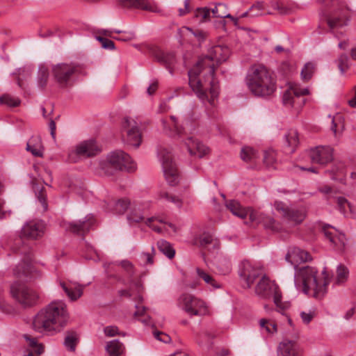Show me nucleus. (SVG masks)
Segmentation results:
<instances>
[{
    "mask_svg": "<svg viewBox=\"0 0 356 356\" xmlns=\"http://www.w3.org/2000/svg\"><path fill=\"white\" fill-rule=\"evenodd\" d=\"M179 307L184 312H199L209 309L206 302L189 293H182L177 300Z\"/></svg>",
    "mask_w": 356,
    "mask_h": 356,
    "instance_id": "16",
    "label": "nucleus"
},
{
    "mask_svg": "<svg viewBox=\"0 0 356 356\" xmlns=\"http://www.w3.org/2000/svg\"><path fill=\"white\" fill-rule=\"evenodd\" d=\"M229 54L227 47H212L208 54L188 71L189 85L203 104L208 103L213 106L218 95V85L214 79V64L209 62L213 61L218 65L228 58Z\"/></svg>",
    "mask_w": 356,
    "mask_h": 356,
    "instance_id": "1",
    "label": "nucleus"
},
{
    "mask_svg": "<svg viewBox=\"0 0 356 356\" xmlns=\"http://www.w3.org/2000/svg\"><path fill=\"white\" fill-rule=\"evenodd\" d=\"M130 206V201L126 198L119 199L117 201L107 203V210L116 214H122Z\"/></svg>",
    "mask_w": 356,
    "mask_h": 356,
    "instance_id": "24",
    "label": "nucleus"
},
{
    "mask_svg": "<svg viewBox=\"0 0 356 356\" xmlns=\"http://www.w3.org/2000/svg\"><path fill=\"white\" fill-rule=\"evenodd\" d=\"M309 156L314 163L325 165L333 159V149L330 146H318L309 152Z\"/></svg>",
    "mask_w": 356,
    "mask_h": 356,
    "instance_id": "18",
    "label": "nucleus"
},
{
    "mask_svg": "<svg viewBox=\"0 0 356 356\" xmlns=\"http://www.w3.org/2000/svg\"><path fill=\"white\" fill-rule=\"evenodd\" d=\"M154 220H157V218H147L146 220H145V224L147 225H148L149 227H152V229L153 230H154L155 232H158V233H161L162 231H163V229L160 227H158V226H155L154 225L152 224V222Z\"/></svg>",
    "mask_w": 356,
    "mask_h": 356,
    "instance_id": "61",
    "label": "nucleus"
},
{
    "mask_svg": "<svg viewBox=\"0 0 356 356\" xmlns=\"http://www.w3.org/2000/svg\"><path fill=\"white\" fill-rule=\"evenodd\" d=\"M122 129L126 132L125 143L138 148L142 141V135L138 123L134 119L125 118L122 122Z\"/></svg>",
    "mask_w": 356,
    "mask_h": 356,
    "instance_id": "15",
    "label": "nucleus"
},
{
    "mask_svg": "<svg viewBox=\"0 0 356 356\" xmlns=\"http://www.w3.org/2000/svg\"><path fill=\"white\" fill-rule=\"evenodd\" d=\"M305 214L303 209L290 208L284 218L292 224H299L303 221Z\"/></svg>",
    "mask_w": 356,
    "mask_h": 356,
    "instance_id": "27",
    "label": "nucleus"
},
{
    "mask_svg": "<svg viewBox=\"0 0 356 356\" xmlns=\"http://www.w3.org/2000/svg\"><path fill=\"white\" fill-rule=\"evenodd\" d=\"M261 221L266 229H271L274 232H279L282 230L281 225L270 216L262 218Z\"/></svg>",
    "mask_w": 356,
    "mask_h": 356,
    "instance_id": "39",
    "label": "nucleus"
},
{
    "mask_svg": "<svg viewBox=\"0 0 356 356\" xmlns=\"http://www.w3.org/2000/svg\"><path fill=\"white\" fill-rule=\"evenodd\" d=\"M158 156L166 181L170 186L177 185L179 181V175L171 151L161 147L158 151Z\"/></svg>",
    "mask_w": 356,
    "mask_h": 356,
    "instance_id": "10",
    "label": "nucleus"
},
{
    "mask_svg": "<svg viewBox=\"0 0 356 356\" xmlns=\"http://www.w3.org/2000/svg\"><path fill=\"white\" fill-rule=\"evenodd\" d=\"M60 285L67 297L72 301L76 300L83 294L84 286L77 282L72 281L67 282H60Z\"/></svg>",
    "mask_w": 356,
    "mask_h": 356,
    "instance_id": "22",
    "label": "nucleus"
},
{
    "mask_svg": "<svg viewBox=\"0 0 356 356\" xmlns=\"http://www.w3.org/2000/svg\"><path fill=\"white\" fill-rule=\"evenodd\" d=\"M66 305L62 300H54L50 302L44 312H65Z\"/></svg>",
    "mask_w": 356,
    "mask_h": 356,
    "instance_id": "45",
    "label": "nucleus"
},
{
    "mask_svg": "<svg viewBox=\"0 0 356 356\" xmlns=\"http://www.w3.org/2000/svg\"><path fill=\"white\" fill-rule=\"evenodd\" d=\"M195 16L199 18L200 22L209 21L211 17L220 19L231 17V15L228 13L226 5L222 3H218L213 8H211L207 7L197 8L195 11ZM220 22L223 25L225 24L224 19H222Z\"/></svg>",
    "mask_w": 356,
    "mask_h": 356,
    "instance_id": "14",
    "label": "nucleus"
},
{
    "mask_svg": "<svg viewBox=\"0 0 356 356\" xmlns=\"http://www.w3.org/2000/svg\"><path fill=\"white\" fill-rule=\"evenodd\" d=\"M226 207L229 209L233 215L240 218H245L248 212L243 209L240 203L236 200H230L226 203Z\"/></svg>",
    "mask_w": 356,
    "mask_h": 356,
    "instance_id": "29",
    "label": "nucleus"
},
{
    "mask_svg": "<svg viewBox=\"0 0 356 356\" xmlns=\"http://www.w3.org/2000/svg\"><path fill=\"white\" fill-rule=\"evenodd\" d=\"M130 287L131 286H134L136 289L137 290V292L139 293L140 291V289L142 288V285L138 281H134V280H130ZM118 295L120 297H126V298H131L132 296V293L131 292V288L129 289H122L118 291Z\"/></svg>",
    "mask_w": 356,
    "mask_h": 356,
    "instance_id": "44",
    "label": "nucleus"
},
{
    "mask_svg": "<svg viewBox=\"0 0 356 356\" xmlns=\"http://www.w3.org/2000/svg\"><path fill=\"white\" fill-rule=\"evenodd\" d=\"M96 38L98 41L101 42L102 47L104 49L110 50L115 49V44L112 40L101 36H97Z\"/></svg>",
    "mask_w": 356,
    "mask_h": 356,
    "instance_id": "57",
    "label": "nucleus"
},
{
    "mask_svg": "<svg viewBox=\"0 0 356 356\" xmlns=\"http://www.w3.org/2000/svg\"><path fill=\"white\" fill-rule=\"evenodd\" d=\"M348 57L346 54H341L337 60L338 68L341 72V74H343L345 71L348 68Z\"/></svg>",
    "mask_w": 356,
    "mask_h": 356,
    "instance_id": "50",
    "label": "nucleus"
},
{
    "mask_svg": "<svg viewBox=\"0 0 356 356\" xmlns=\"http://www.w3.org/2000/svg\"><path fill=\"white\" fill-rule=\"evenodd\" d=\"M77 341V335L75 332H72L65 337L64 344L70 351H74Z\"/></svg>",
    "mask_w": 356,
    "mask_h": 356,
    "instance_id": "46",
    "label": "nucleus"
},
{
    "mask_svg": "<svg viewBox=\"0 0 356 356\" xmlns=\"http://www.w3.org/2000/svg\"><path fill=\"white\" fill-rule=\"evenodd\" d=\"M336 202L337 207L341 213L345 215L348 209L351 210L350 204L345 197H338Z\"/></svg>",
    "mask_w": 356,
    "mask_h": 356,
    "instance_id": "48",
    "label": "nucleus"
},
{
    "mask_svg": "<svg viewBox=\"0 0 356 356\" xmlns=\"http://www.w3.org/2000/svg\"><path fill=\"white\" fill-rule=\"evenodd\" d=\"M314 65L312 63H307L301 70V76L304 81H308L314 73Z\"/></svg>",
    "mask_w": 356,
    "mask_h": 356,
    "instance_id": "49",
    "label": "nucleus"
},
{
    "mask_svg": "<svg viewBox=\"0 0 356 356\" xmlns=\"http://www.w3.org/2000/svg\"><path fill=\"white\" fill-rule=\"evenodd\" d=\"M160 197L161 198L164 199L168 202L174 203L179 208L181 207V200L179 197L172 195L167 192H161L160 194Z\"/></svg>",
    "mask_w": 356,
    "mask_h": 356,
    "instance_id": "54",
    "label": "nucleus"
},
{
    "mask_svg": "<svg viewBox=\"0 0 356 356\" xmlns=\"http://www.w3.org/2000/svg\"><path fill=\"white\" fill-rule=\"evenodd\" d=\"M274 207L277 211L280 212L283 218L285 216L286 214H287V212L290 209L286 207V205L282 202L278 201L275 202Z\"/></svg>",
    "mask_w": 356,
    "mask_h": 356,
    "instance_id": "59",
    "label": "nucleus"
},
{
    "mask_svg": "<svg viewBox=\"0 0 356 356\" xmlns=\"http://www.w3.org/2000/svg\"><path fill=\"white\" fill-rule=\"evenodd\" d=\"M116 1L124 8L152 10V8L147 0H116Z\"/></svg>",
    "mask_w": 356,
    "mask_h": 356,
    "instance_id": "25",
    "label": "nucleus"
},
{
    "mask_svg": "<svg viewBox=\"0 0 356 356\" xmlns=\"http://www.w3.org/2000/svg\"><path fill=\"white\" fill-rule=\"evenodd\" d=\"M107 164L115 170L134 171L136 165L130 156L122 150H116L111 152L107 156Z\"/></svg>",
    "mask_w": 356,
    "mask_h": 356,
    "instance_id": "13",
    "label": "nucleus"
},
{
    "mask_svg": "<svg viewBox=\"0 0 356 356\" xmlns=\"http://www.w3.org/2000/svg\"><path fill=\"white\" fill-rule=\"evenodd\" d=\"M245 79L249 90L255 96H269L276 89L275 81L266 67L261 64L251 66Z\"/></svg>",
    "mask_w": 356,
    "mask_h": 356,
    "instance_id": "5",
    "label": "nucleus"
},
{
    "mask_svg": "<svg viewBox=\"0 0 356 356\" xmlns=\"http://www.w3.org/2000/svg\"><path fill=\"white\" fill-rule=\"evenodd\" d=\"M200 284V280L198 278L193 280V281H190L188 278H186V286L188 288H191V289H196Z\"/></svg>",
    "mask_w": 356,
    "mask_h": 356,
    "instance_id": "63",
    "label": "nucleus"
},
{
    "mask_svg": "<svg viewBox=\"0 0 356 356\" xmlns=\"http://www.w3.org/2000/svg\"><path fill=\"white\" fill-rule=\"evenodd\" d=\"M238 275L245 281L248 288L251 286L257 278L261 277L255 287V293L264 298L272 296L278 312H284L292 308L291 302L282 298L278 286L263 275L261 268L255 267L250 261L243 260L238 266Z\"/></svg>",
    "mask_w": 356,
    "mask_h": 356,
    "instance_id": "3",
    "label": "nucleus"
},
{
    "mask_svg": "<svg viewBox=\"0 0 356 356\" xmlns=\"http://www.w3.org/2000/svg\"><path fill=\"white\" fill-rule=\"evenodd\" d=\"M127 220L129 223L139 222L144 220L141 210L138 208L131 207L130 213L127 215Z\"/></svg>",
    "mask_w": 356,
    "mask_h": 356,
    "instance_id": "43",
    "label": "nucleus"
},
{
    "mask_svg": "<svg viewBox=\"0 0 356 356\" xmlns=\"http://www.w3.org/2000/svg\"><path fill=\"white\" fill-rule=\"evenodd\" d=\"M104 332L107 337H110L119 334L118 327L113 325L106 326Z\"/></svg>",
    "mask_w": 356,
    "mask_h": 356,
    "instance_id": "60",
    "label": "nucleus"
},
{
    "mask_svg": "<svg viewBox=\"0 0 356 356\" xmlns=\"http://www.w3.org/2000/svg\"><path fill=\"white\" fill-rule=\"evenodd\" d=\"M348 268L345 265L339 264L337 267V283L345 282L348 280Z\"/></svg>",
    "mask_w": 356,
    "mask_h": 356,
    "instance_id": "40",
    "label": "nucleus"
},
{
    "mask_svg": "<svg viewBox=\"0 0 356 356\" xmlns=\"http://www.w3.org/2000/svg\"><path fill=\"white\" fill-rule=\"evenodd\" d=\"M277 356H301V353L295 341L286 339L277 347Z\"/></svg>",
    "mask_w": 356,
    "mask_h": 356,
    "instance_id": "21",
    "label": "nucleus"
},
{
    "mask_svg": "<svg viewBox=\"0 0 356 356\" xmlns=\"http://www.w3.org/2000/svg\"><path fill=\"white\" fill-rule=\"evenodd\" d=\"M286 260L294 266L296 269L294 282L298 289L315 298H321L327 292V287L330 278L327 274L326 268L322 271L323 277H317V270L309 266L298 268L297 264L311 260L309 254L299 248H293L286 255Z\"/></svg>",
    "mask_w": 356,
    "mask_h": 356,
    "instance_id": "2",
    "label": "nucleus"
},
{
    "mask_svg": "<svg viewBox=\"0 0 356 356\" xmlns=\"http://www.w3.org/2000/svg\"><path fill=\"white\" fill-rule=\"evenodd\" d=\"M343 167V164L342 163L335 165L330 172L332 174L331 179L333 180H338L341 182L343 181V177L345 176V170Z\"/></svg>",
    "mask_w": 356,
    "mask_h": 356,
    "instance_id": "42",
    "label": "nucleus"
},
{
    "mask_svg": "<svg viewBox=\"0 0 356 356\" xmlns=\"http://www.w3.org/2000/svg\"><path fill=\"white\" fill-rule=\"evenodd\" d=\"M314 313H300L302 321L307 324L309 323L314 317Z\"/></svg>",
    "mask_w": 356,
    "mask_h": 356,
    "instance_id": "64",
    "label": "nucleus"
},
{
    "mask_svg": "<svg viewBox=\"0 0 356 356\" xmlns=\"http://www.w3.org/2000/svg\"><path fill=\"white\" fill-rule=\"evenodd\" d=\"M99 149L93 140L83 141L69 150L68 161L71 163H77L82 159L96 155Z\"/></svg>",
    "mask_w": 356,
    "mask_h": 356,
    "instance_id": "12",
    "label": "nucleus"
},
{
    "mask_svg": "<svg viewBox=\"0 0 356 356\" xmlns=\"http://www.w3.org/2000/svg\"><path fill=\"white\" fill-rule=\"evenodd\" d=\"M106 350L110 356H120L123 351V345L118 339L112 340L107 343Z\"/></svg>",
    "mask_w": 356,
    "mask_h": 356,
    "instance_id": "32",
    "label": "nucleus"
},
{
    "mask_svg": "<svg viewBox=\"0 0 356 356\" xmlns=\"http://www.w3.org/2000/svg\"><path fill=\"white\" fill-rule=\"evenodd\" d=\"M33 189L35 191V196L38 201L41 204L43 211H46L48 208V204L47 202V193L45 188L43 186H39L38 185H34Z\"/></svg>",
    "mask_w": 356,
    "mask_h": 356,
    "instance_id": "34",
    "label": "nucleus"
},
{
    "mask_svg": "<svg viewBox=\"0 0 356 356\" xmlns=\"http://www.w3.org/2000/svg\"><path fill=\"white\" fill-rule=\"evenodd\" d=\"M259 324L260 326L262 328H265L268 333H274L277 332V325L273 322L262 318L260 320Z\"/></svg>",
    "mask_w": 356,
    "mask_h": 356,
    "instance_id": "52",
    "label": "nucleus"
},
{
    "mask_svg": "<svg viewBox=\"0 0 356 356\" xmlns=\"http://www.w3.org/2000/svg\"><path fill=\"white\" fill-rule=\"evenodd\" d=\"M322 233L324 236L328 239L333 245H337L336 236L337 230L330 225H325L322 227Z\"/></svg>",
    "mask_w": 356,
    "mask_h": 356,
    "instance_id": "38",
    "label": "nucleus"
},
{
    "mask_svg": "<svg viewBox=\"0 0 356 356\" xmlns=\"http://www.w3.org/2000/svg\"><path fill=\"white\" fill-rule=\"evenodd\" d=\"M10 294L24 308L35 305L38 298L33 289L19 282H15L10 286Z\"/></svg>",
    "mask_w": 356,
    "mask_h": 356,
    "instance_id": "11",
    "label": "nucleus"
},
{
    "mask_svg": "<svg viewBox=\"0 0 356 356\" xmlns=\"http://www.w3.org/2000/svg\"><path fill=\"white\" fill-rule=\"evenodd\" d=\"M9 246L14 252L24 255L22 261L14 268L13 273L17 277H29L33 271L30 247L27 238L17 236L10 239Z\"/></svg>",
    "mask_w": 356,
    "mask_h": 356,
    "instance_id": "8",
    "label": "nucleus"
},
{
    "mask_svg": "<svg viewBox=\"0 0 356 356\" xmlns=\"http://www.w3.org/2000/svg\"><path fill=\"white\" fill-rule=\"evenodd\" d=\"M284 138L287 147H289V152L293 153L299 143L297 131L295 129L289 130L284 135Z\"/></svg>",
    "mask_w": 356,
    "mask_h": 356,
    "instance_id": "30",
    "label": "nucleus"
},
{
    "mask_svg": "<svg viewBox=\"0 0 356 356\" xmlns=\"http://www.w3.org/2000/svg\"><path fill=\"white\" fill-rule=\"evenodd\" d=\"M159 250L165 254L168 258L172 259L175 257V251L171 246L170 243L165 240H159L157 242Z\"/></svg>",
    "mask_w": 356,
    "mask_h": 356,
    "instance_id": "37",
    "label": "nucleus"
},
{
    "mask_svg": "<svg viewBox=\"0 0 356 356\" xmlns=\"http://www.w3.org/2000/svg\"><path fill=\"white\" fill-rule=\"evenodd\" d=\"M275 161V153L273 150L265 151L264 153V162L266 165H272Z\"/></svg>",
    "mask_w": 356,
    "mask_h": 356,
    "instance_id": "56",
    "label": "nucleus"
},
{
    "mask_svg": "<svg viewBox=\"0 0 356 356\" xmlns=\"http://www.w3.org/2000/svg\"><path fill=\"white\" fill-rule=\"evenodd\" d=\"M0 104H6L10 107H16L19 105L20 99L6 94L0 97Z\"/></svg>",
    "mask_w": 356,
    "mask_h": 356,
    "instance_id": "47",
    "label": "nucleus"
},
{
    "mask_svg": "<svg viewBox=\"0 0 356 356\" xmlns=\"http://www.w3.org/2000/svg\"><path fill=\"white\" fill-rule=\"evenodd\" d=\"M26 149L35 156L42 157L43 152L40 138L38 136L31 138L26 144Z\"/></svg>",
    "mask_w": 356,
    "mask_h": 356,
    "instance_id": "28",
    "label": "nucleus"
},
{
    "mask_svg": "<svg viewBox=\"0 0 356 356\" xmlns=\"http://www.w3.org/2000/svg\"><path fill=\"white\" fill-rule=\"evenodd\" d=\"M96 220L92 214L87 215L82 220L68 222L65 225V229L77 235H85L93 229Z\"/></svg>",
    "mask_w": 356,
    "mask_h": 356,
    "instance_id": "17",
    "label": "nucleus"
},
{
    "mask_svg": "<svg viewBox=\"0 0 356 356\" xmlns=\"http://www.w3.org/2000/svg\"><path fill=\"white\" fill-rule=\"evenodd\" d=\"M172 123L165 119L161 120L163 131L179 142L182 143L188 149L189 154L198 158H202L209 151L207 147L193 137L195 130V123L186 118L181 127H178L176 118L170 116Z\"/></svg>",
    "mask_w": 356,
    "mask_h": 356,
    "instance_id": "4",
    "label": "nucleus"
},
{
    "mask_svg": "<svg viewBox=\"0 0 356 356\" xmlns=\"http://www.w3.org/2000/svg\"><path fill=\"white\" fill-rule=\"evenodd\" d=\"M153 56L156 60L164 65L172 74V67L175 63V56L172 52H165L156 49L153 51Z\"/></svg>",
    "mask_w": 356,
    "mask_h": 356,
    "instance_id": "23",
    "label": "nucleus"
},
{
    "mask_svg": "<svg viewBox=\"0 0 356 356\" xmlns=\"http://www.w3.org/2000/svg\"><path fill=\"white\" fill-rule=\"evenodd\" d=\"M121 266L127 272L130 277L134 273L133 264L128 260H122L120 262Z\"/></svg>",
    "mask_w": 356,
    "mask_h": 356,
    "instance_id": "58",
    "label": "nucleus"
},
{
    "mask_svg": "<svg viewBox=\"0 0 356 356\" xmlns=\"http://www.w3.org/2000/svg\"><path fill=\"white\" fill-rule=\"evenodd\" d=\"M216 266L220 274L227 275L232 270L231 261L225 257H219L216 261Z\"/></svg>",
    "mask_w": 356,
    "mask_h": 356,
    "instance_id": "33",
    "label": "nucleus"
},
{
    "mask_svg": "<svg viewBox=\"0 0 356 356\" xmlns=\"http://www.w3.org/2000/svg\"><path fill=\"white\" fill-rule=\"evenodd\" d=\"M24 338L29 342V346L31 348L30 352L38 355L43 353L44 347L42 343H38L36 339L32 338L28 334H24Z\"/></svg>",
    "mask_w": 356,
    "mask_h": 356,
    "instance_id": "35",
    "label": "nucleus"
},
{
    "mask_svg": "<svg viewBox=\"0 0 356 356\" xmlns=\"http://www.w3.org/2000/svg\"><path fill=\"white\" fill-rule=\"evenodd\" d=\"M254 9H257L258 12L254 15H251L252 16H257L261 15V11L264 10V3L263 2H257L256 4L251 6L250 10H253Z\"/></svg>",
    "mask_w": 356,
    "mask_h": 356,
    "instance_id": "62",
    "label": "nucleus"
},
{
    "mask_svg": "<svg viewBox=\"0 0 356 356\" xmlns=\"http://www.w3.org/2000/svg\"><path fill=\"white\" fill-rule=\"evenodd\" d=\"M67 313H37L33 320V328L38 332L59 329L66 325Z\"/></svg>",
    "mask_w": 356,
    "mask_h": 356,
    "instance_id": "9",
    "label": "nucleus"
},
{
    "mask_svg": "<svg viewBox=\"0 0 356 356\" xmlns=\"http://www.w3.org/2000/svg\"><path fill=\"white\" fill-rule=\"evenodd\" d=\"M323 3L322 18L327 22L331 30L348 24L350 9L343 0H323Z\"/></svg>",
    "mask_w": 356,
    "mask_h": 356,
    "instance_id": "6",
    "label": "nucleus"
},
{
    "mask_svg": "<svg viewBox=\"0 0 356 356\" xmlns=\"http://www.w3.org/2000/svg\"><path fill=\"white\" fill-rule=\"evenodd\" d=\"M196 273L198 279L203 280L205 283L211 286L213 289H218L220 287V284L216 282L213 277L204 270L197 268Z\"/></svg>",
    "mask_w": 356,
    "mask_h": 356,
    "instance_id": "36",
    "label": "nucleus"
},
{
    "mask_svg": "<svg viewBox=\"0 0 356 356\" xmlns=\"http://www.w3.org/2000/svg\"><path fill=\"white\" fill-rule=\"evenodd\" d=\"M44 224L42 220H31L26 222L22 227L24 236L35 239L44 234Z\"/></svg>",
    "mask_w": 356,
    "mask_h": 356,
    "instance_id": "20",
    "label": "nucleus"
},
{
    "mask_svg": "<svg viewBox=\"0 0 356 356\" xmlns=\"http://www.w3.org/2000/svg\"><path fill=\"white\" fill-rule=\"evenodd\" d=\"M197 243H198L202 248L208 250H210L211 248H218V241L211 234L208 232H204L201 234Z\"/></svg>",
    "mask_w": 356,
    "mask_h": 356,
    "instance_id": "26",
    "label": "nucleus"
},
{
    "mask_svg": "<svg viewBox=\"0 0 356 356\" xmlns=\"http://www.w3.org/2000/svg\"><path fill=\"white\" fill-rule=\"evenodd\" d=\"M257 157L256 151L250 147H244L241 151V158L245 162H250Z\"/></svg>",
    "mask_w": 356,
    "mask_h": 356,
    "instance_id": "41",
    "label": "nucleus"
},
{
    "mask_svg": "<svg viewBox=\"0 0 356 356\" xmlns=\"http://www.w3.org/2000/svg\"><path fill=\"white\" fill-rule=\"evenodd\" d=\"M270 6L281 15L289 14L290 9L279 1H271Z\"/></svg>",
    "mask_w": 356,
    "mask_h": 356,
    "instance_id": "55",
    "label": "nucleus"
},
{
    "mask_svg": "<svg viewBox=\"0 0 356 356\" xmlns=\"http://www.w3.org/2000/svg\"><path fill=\"white\" fill-rule=\"evenodd\" d=\"M309 94L307 88H302L297 85H293L286 90L283 95L282 101L285 106H295L299 104L298 101L300 97Z\"/></svg>",
    "mask_w": 356,
    "mask_h": 356,
    "instance_id": "19",
    "label": "nucleus"
},
{
    "mask_svg": "<svg viewBox=\"0 0 356 356\" xmlns=\"http://www.w3.org/2000/svg\"><path fill=\"white\" fill-rule=\"evenodd\" d=\"M132 318L134 321H140L146 325L152 324L151 318L147 315V313H133Z\"/></svg>",
    "mask_w": 356,
    "mask_h": 356,
    "instance_id": "51",
    "label": "nucleus"
},
{
    "mask_svg": "<svg viewBox=\"0 0 356 356\" xmlns=\"http://www.w3.org/2000/svg\"><path fill=\"white\" fill-rule=\"evenodd\" d=\"M49 76V71L44 65H40L38 67V72L37 76V85L43 90L46 87Z\"/></svg>",
    "mask_w": 356,
    "mask_h": 356,
    "instance_id": "31",
    "label": "nucleus"
},
{
    "mask_svg": "<svg viewBox=\"0 0 356 356\" xmlns=\"http://www.w3.org/2000/svg\"><path fill=\"white\" fill-rule=\"evenodd\" d=\"M155 252V249L152 247V252H142L140 254V260L143 265L152 264L154 263L153 256Z\"/></svg>",
    "mask_w": 356,
    "mask_h": 356,
    "instance_id": "53",
    "label": "nucleus"
},
{
    "mask_svg": "<svg viewBox=\"0 0 356 356\" xmlns=\"http://www.w3.org/2000/svg\"><path fill=\"white\" fill-rule=\"evenodd\" d=\"M51 73L60 88L72 87L82 74L80 65L74 63H60L52 65Z\"/></svg>",
    "mask_w": 356,
    "mask_h": 356,
    "instance_id": "7",
    "label": "nucleus"
}]
</instances>
